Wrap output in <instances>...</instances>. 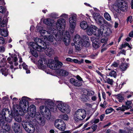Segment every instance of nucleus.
Segmentation results:
<instances>
[{
	"instance_id": "1",
	"label": "nucleus",
	"mask_w": 133,
	"mask_h": 133,
	"mask_svg": "<svg viewBox=\"0 0 133 133\" xmlns=\"http://www.w3.org/2000/svg\"><path fill=\"white\" fill-rule=\"evenodd\" d=\"M39 32L42 36H46L45 35L46 32L47 34H50L47 38L48 41L50 42L53 44L55 45L57 44V43L56 41L55 43H52L54 41V38L56 41H60L62 39V37L60 35L59 33L58 32L57 30L54 28L50 27L48 31L43 30H41L39 31Z\"/></svg>"
},
{
	"instance_id": "2",
	"label": "nucleus",
	"mask_w": 133,
	"mask_h": 133,
	"mask_svg": "<svg viewBox=\"0 0 133 133\" xmlns=\"http://www.w3.org/2000/svg\"><path fill=\"white\" fill-rule=\"evenodd\" d=\"M74 41L75 42V49L78 50H81L83 46L88 47L90 45L89 37L87 35H84L82 39L79 35H76L74 37Z\"/></svg>"
},
{
	"instance_id": "3",
	"label": "nucleus",
	"mask_w": 133,
	"mask_h": 133,
	"mask_svg": "<svg viewBox=\"0 0 133 133\" xmlns=\"http://www.w3.org/2000/svg\"><path fill=\"white\" fill-rule=\"evenodd\" d=\"M127 6V4L123 0H116L114 4H112L110 10L113 13L115 11L119 13L120 10H126Z\"/></svg>"
},
{
	"instance_id": "4",
	"label": "nucleus",
	"mask_w": 133,
	"mask_h": 133,
	"mask_svg": "<svg viewBox=\"0 0 133 133\" xmlns=\"http://www.w3.org/2000/svg\"><path fill=\"white\" fill-rule=\"evenodd\" d=\"M55 103L57 104L58 109L61 112L65 114H68L70 112V107L65 103L60 101H56Z\"/></svg>"
},
{
	"instance_id": "5",
	"label": "nucleus",
	"mask_w": 133,
	"mask_h": 133,
	"mask_svg": "<svg viewBox=\"0 0 133 133\" xmlns=\"http://www.w3.org/2000/svg\"><path fill=\"white\" fill-rule=\"evenodd\" d=\"M86 112L83 109H78L74 115V119L75 123L82 120L85 117Z\"/></svg>"
},
{
	"instance_id": "6",
	"label": "nucleus",
	"mask_w": 133,
	"mask_h": 133,
	"mask_svg": "<svg viewBox=\"0 0 133 133\" xmlns=\"http://www.w3.org/2000/svg\"><path fill=\"white\" fill-rule=\"evenodd\" d=\"M32 99L25 96L23 97L19 102L20 108L19 109V111H22L24 112L26 111V108L27 105L28 104V101H31Z\"/></svg>"
},
{
	"instance_id": "7",
	"label": "nucleus",
	"mask_w": 133,
	"mask_h": 133,
	"mask_svg": "<svg viewBox=\"0 0 133 133\" xmlns=\"http://www.w3.org/2000/svg\"><path fill=\"white\" fill-rule=\"evenodd\" d=\"M63 65V63L60 62L58 61L55 62L53 60H49L47 65L48 67L50 69L53 70H58L62 67Z\"/></svg>"
},
{
	"instance_id": "8",
	"label": "nucleus",
	"mask_w": 133,
	"mask_h": 133,
	"mask_svg": "<svg viewBox=\"0 0 133 133\" xmlns=\"http://www.w3.org/2000/svg\"><path fill=\"white\" fill-rule=\"evenodd\" d=\"M22 124L26 131L29 133H34L35 130L34 126L32 124L29 123L25 121L22 122Z\"/></svg>"
},
{
	"instance_id": "9",
	"label": "nucleus",
	"mask_w": 133,
	"mask_h": 133,
	"mask_svg": "<svg viewBox=\"0 0 133 133\" xmlns=\"http://www.w3.org/2000/svg\"><path fill=\"white\" fill-rule=\"evenodd\" d=\"M77 15L76 14H71L69 18V22L70 27V30L72 33H73L75 27L76 21L77 18Z\"/></svg>"
},
{
	"instance_id": "10",
	"label": "nucleus",
	"mask_w": 133,
	"mask_h": 133,
	"mask_svg": "<svg viewBox=\"0 0 133 133\" xmlns=\"http://www.w3.org/2000/svg\"><path fill=\"white\" fill-rule=\"evenodd\" d=\"M35 100H38V102L39 103H42L43 101H44L45 102L44 104L46 106H48L49 108L51 110H52L53 111L55 112L56 111L57 108L55 109V110H54V103L53 102L51 99H46L41 98H36L35 99Z\"/></svg>"
},
{
	"instance_id": "11",
	"label": "nucleus",
	"mask_w": 133,
	"mask_h": 133,
	"mask_svg": "<svg viewBox=\"0 0 133 133\" xmlns=\"http://www.w3.org/2000/svg\"><path fill=\"white\" fill-rule=\"evenodd\" d=\"M65 20L63 18H60L57 21L56 24V27L58 32L59 33L60 35L61 36L60 31L61 30H63L65 27Z\"/></svg>"
},
{
	"instance_id": "12",
	"label": "nucleus",
	"mask_w": 133,
	"mask_h": 133,
	"mask_svg": "<svg viewBox=\"0 0 133 133\" xmlns=\"http://www.w3.org/2000/svg\"><path fill=\"white\" fill-rule=\"evenodd\" d=\"M58 121L56 122V121L55 122L54 125L55 127L59 130L62 131H64L66 128L65 124L64 121H61L60 119L58 120Z\"/></svg>"
},
{
	"instance_id": "13",
	"label": "nucleus",
	"mask_w": 133,
	"mask_h": 133,
	"mask_svg": "<svg viewBox=\"0 0 133 133\" xmlns=\"http://www.w3.org/2000/svg\"><path fill=\"white\" fill-rule=\"evenodd\" d=\"M97 30H98V28L96 26L91 25L90 27L88 28L87 30V34L89 35L93 34L97 36Z\"/></svg>"
},
{
	"instance_id": "14",
	"label": "nucleus",
	"mask_w": 133,
	"mask_h": 133,
	"mask_svg": "<svg viewBox=\"0 0 133 133\" xmlns=\"http://www.w3.org/2000/svg\"><path fill=\"white\" fill-rule=\"evenodd\" d=\"M36 106L33 104L30 105L28 108H26V111L25 112H24V113L28 111L29 114L31 117L34 116L36 111Z\"/></svg>"
},
{
	"instance_id": "15",
	"label": "nucleus",
	"mask_w": 133,
	"mask_h": 133,
	"mask_svg": "<svg viewBox=\"0 0 133 133\" xmlns=\"http://www.w3.org/2000/svg\"><path fill=\"white\" fill-rule=\"evenodd\" d=\"M62 35L64 36L63 39L64 42L66 45L68 46L70 43V36L69 33L67 31H64Z\"/></svg>"
},
{
	"instance_id": "16",
	"label": "nucleus",
	"mask_w": 133,
	"mask_h": 133,
	"mask_svg": "<svg viewBox=\"0 0 133 133\" xmlns=\"http://www.w3.org/2000/svg\"><path fill=\"white\" fill-rule=\"evenodd\" d=\"M29 46L32 47V48L38 51H43L45 48V46L42 47L33 42H30L29 44Z\"/></svg>"
},
{
	"instance_id": "17",
	"label": "nucleus",
	"mask_w": 133,
	"mask_h": 133,
	"mask_svg": "<svg viewBox=\"0 0 133 133\" xmlns=\"http://www.w3.org/2000/svg\"><path fill=\"white\" fill-rule=\"evenodd\" d=\"M93 18L97 23L99 25H101L103 23L104 18L101 16L97 15L96 14L93 15Z\"/></svg>"
},
{
	"instance_id": "18",
	"label": "nucleus",
	"mask_w": 133,
	"mask_h": 133,
	"mask_svg": "<svg viewBox=\"0 0 133 133\" xmlns=\"http://www.w3.org/2000/svg\"><path fill=\"white\" fill-rule=\"evenodd\" d=\"M12 128L15 133H22V130L19 124L14 123L12 125Z\"/></svg>"
},
{
	"instance_id": "19",
	"label": "nucleus",
	"mask_w": 133,
	"mask_h": 133,
	"mask_svg": "<svg viewBox=\"0 0 133 133\" xmlns=\"http://www.w3.org/2000/svg\"><path fill=\"white\" fill-rule=\"evenodd\" d=\"M44 50L46 54L49 56H51L53 54L54 50L51 48H49L46 46V45L45 46V48Z\"/></svg>"
},
{
	"instance_id": "20",
	"label": "nucleus",
	"mask_w": 133,
	"mask_h": 133,
	"mask_svg": "<svg viewBox=\"0 0 133 133\" xmlns=\"http://www.w3.org/2000/svg\"><path fill=\"white\" fill-rule=\"evenodd\" d=\"M8 113V111L6 109H3L2 111V113L0 114V122L3 121L5 119L4 118L6 117V113Z\"/></svg>"
},
{
	"instance_id": "21",
	"label": "nucleus",
	"mask_w": 133,
	"mask_h": 133,
	"mask_svg": "<svg viewBox=\"0 0 133 133\" xmlns=\"http://www.w3.org/2000/svg\"><path fill=\"white\" fill-rule=\"evenodd\" d=\"M46 64L45 59L44 58H40L38 61V67L40 69L43 68L45 64Z\"/></svg>"
},
{
	"instance_id": "22",
	"label": "nucleus",
	"mask_w": 133,
	"mask_h": 133,
	"mask_svg": "<svg viewBox=\"0 0 133 133\" xmlns=\"http://www.w3.org/2000/svg\"><path fill=\"white\" fill-rule=\"evenodd\" d=\"M70 83L74 86L79 87L82 85V83L77 80L74 78H71L70 80Z\"/></svg>"
},
{
	"instance_id": "23",
	"label": "nucleus",
	"mask_w": 133,
	"mask_h": 133,
	"mask_svg": "<svg viewBox=\"0 0 133 133\" xmlns=\"http://www.w3.org/2000/svg\"><path fill=\"white\" fill-rule=\"evenodd\" d=\"M50 111H51V110L48 106H46L45 108L44 117L46 118L49 119L50 118L51 113Z\"/></svg>"
},
{
	"instance_id": "24",
	"label": "nucleus",
	"mask_w": 133,
	"mask_h": 133,
	"mask_svg": "<svg viewBox=\"0 0 133 133\" xmlns=\"http://www.w3.org/2000/svg\"><path fill=\"white\" fill-rule=\"evenodd\" d=\"M44 23L51 26L50 27L54 28L53 25H54V20L49 18L45 19L43 21Z\"/></svg>"
},
{
	"instance_id": "25",
	"label": "nucleus",
	"mask_w": 133,
	"mask_h": 133,
	"mask_svg": "<svg viewBox=\"0 0 133 133\" xmlns=\"http://www.w3.org/2000/svg\"><path fill=\"white\" fill-rule=\"evenodd\" d=\"M104 30V25L103 24L101 25L100 27L99 30L98 28V30H97V36H102L103 33V31Z\"/></svg>"
},
{
	"instance_id": "26",
	"label": "nucleus",
	"mask_w": 133,
	"mask_h": 133,
	"mask_svg": "<svg viewBox=\"0 0 133 133\" xmlns=\"http://www.w3.org/2000/svg\"><path fill=\"white\" fill-rule=\"evenodd\" d=\"M4 119H5V120L4 121V120L3 121L0 122V124L1 125H2L3 126L4 125L5 122H11L12 120V117L11 116H9L7 118L6 117Z\"/></svg>"
},
{
	"instance_id": "27",
	"label": "nucleus",
	"mask_w": 133,
	"mask_h": 133,
	"mask_svg": "<svg viewBox=\"0 0 133 133\" xmlns=\"http://www.w3.org/2000/svg\"><path fill=\"white\" fill-rule=\"evenodd\" d=\"M34 41L36 43V44H43V46L46 45V44L45 42L42 41L41 39L38 38H36L34 39Z\"/></svg>"
},
{
	"instance_id": "28",
	"label": "nucleus",
	"mask_w": 133,
	"mask_h": 133,
	"mask_svg": "<svg viewBox=\"0 0 133 133\" xmlns=\"http://www.w3.org/2000/svg\"><path fill=\"white\" fill-rule=\"evenodd\" d=\"M1 18L0 17V26L4 27L7 25L8 20L6 18L5 19H3L1 22Z\"/></svg>"
},
{
	"instance_id": "29",
	"label": "nucleus",
	"mask_w": 133,
	"mask_h": 133,
	"mask_svg": "<svg viewBox=\"0 0 133 133\" xmlns=\"http://www.w3.org/2000/svg\"><path fill=\"white\" fill-rule=\"evenodd\" d=\"M1 35L4 37L7 36L8 35V32L7 30V29H3L1 30Z\"/></svg>"
},
{
	"instance_id": "30",
	"label": "nucleus",
	"mask_w": 133,
	"mask_h": 133,
	"mask_svg": "<svg viewBox=\"0 0 133 133\" xmlns=\"http://www.w3.org/2000/svg\"><path fill=\"white\" fill-rule=\"evenodd\" d=\"M129 64L128 63H122L119 66V68L121 70L125 71L128 66Z\"/></svg>"
},
{
	"instance_id": "31",
	"label": "nucleus",
	"mask_w": 133,
	"mask_h": 133,
	"mask_svg": "<svg viewBox=\"0 0 133 133\" xmlns=\"http://www.w3.org/2000/svg\"><path fill=\"white\" fill-rule=\"evenodd\" d=\"M89 99V97L87 95L84 94L82 95L81 97V101L83 102H87Z\"/></svg>"
},
{
	"instance_id": "32",
	"label": "nucleus",
	"mask_w": 133,
	"mask_h": 133,
	"mask_svg": "<svg viewBox=\"0 0 133 133\" xmlns=\"http://www.w3.org/2000/svg\"><path fill=\"white\" fill-rule=\"evenodd\" d=\"M80 25L81 28L84 30L86 29L88 27L87 23L85 21L81 22Z\"/></svg>"
},
{
	"instance_id": "33",
	"label": "nucleus",
	"mask_w": 133,
	"mask_h": 133,
	"mask_svg": "<svg viewBox=\"0 0 133 133\" xmlns=\"http://www.w3.org/2000/svg\"><path fill=\"white\" fill-rule=\"evenodd\" d=\"M59 74L62 76H66L68 74V72L67 71L62 69H60L59 71Z\"/></svg>"
},
{
	"instance_id": "34",
	"label": "nucleus",
	"mask_w": 133,
	"mask_h": 133,
	"mask_svg": "<svg viewBox=\"0 0 133 133\" xmlns=\"http://www.w3.org/2000/svg\"><path fill=\"white\" fill-rule=\"evenodd\" d=\"M124 84V83H121L119 85H118V84H116L115 87V91L116 92L119 91L122 88Z\"/></svg>"
},
{
	"instance_id": "35",
	"label": "nucleus",
	"mask_w": 133,
	"mask_h": 133,
	"mask_svg": "<svg viewBox=\"0 0 133 133\" xmlns=\"http://www.w3.org/2000/svg\"><path fill=\"white\" fill-rule=\"evenodd\" d=\"M98 41L93 40L92 41V46L95 49H97L99 47V43H98Z\"/></svg>"
},
{
	"instance_id": "36",
	"label": "nucleus",
	"mask_w": 133,
	"mask_h": 133,
	"mask_svg": "<svg viewBox=\"0 0 133 133\" xmlns=\"http://www.w3.org/2000/svg\"><path fill=\"white\" fill-rule=\"evenodd\" d=\"M8 69L7 68H4L1 69L0 70L1 72L3 75L6 76L8 74Z\"/></svg>"
},
{
	"instance_id": "37",
	"label": "nucleus",
	"mask_w": 133,
	"mask_h": 133,
	"mask_svg": "<svg viewBox=\"0 0 133 133\" xmlns=\"http://www.w3.org/2000/svg\"><path fill=\"white\" fill-rule=\"evenodd\" d=\"M45 119L43 117L40 118L38 121L39 124L40 125L42 126H43L45 125Z\"/></svg>"
},
{
	"instance_id": "38",
	"label": "nucleus",
	"mask_w": 133,
	"mask_h": 133,
	"mask_svg": "<svg viewBox=\"0 0 133 133\" xmlns=\"http://www.w3.org/2000/svg\"><path fill=\"white\" fill-rule=\"evenodd\" d=\"M105 31L104 32V34L106 36H109L112 33L111 30L109 27L105 29Z\"/></svg>"
},
{
	"instance_id": "39",
	"label": "nucleus",
	"mask_w": 133,
	"mask_h": 133,
	"mask_svg": "<svg viewBox=\"0 0 133 133\" xmlns=\"http://www.w3.org/2000/svg\"><path fill=\"white\" fill-rule=\"evenodd\" d=\"M104 16L105 18L108 21H110L111 20V17L109 14L105 12L104 14Z\"/></svg>"
},
{
	"instance_id": "40",
	"label": "nucleus",
	"mask_w": 133,
	"mask_h": 133,
	"mask_svg": "<svg viewBox=\"0 0 133 133\" xmlns=\"http://www.w3.org/2000/svg\"><path fill=\"white\" fill-rule=\"evenodd\" d=\"M36 50L33 49H30V52L32 55L36 57H37L38 55Z\"/></svg>"
},
{
	"instance_id": "41",
	"label": "nucleus",
	"mask_w": 133,
	"mask_h": 133,
	"mask_svg": "<svg viewBox=\"0 0 133 133\" xmlns=\"http://www.w3.org/2000/svg\"><path fill=\"white\" fill-rule=\"evenodd\" d=\"M108 41V38L106 37L103 38L101 40V42L102 43H104L102 46V47H103L107 44Z\"/></svg>"
},
{
	"instance_id": "42",
	"label": "nucleus",
	"mask_w": 133,
	"mask_h": 133,
	"mask_svg": "<svg viewBox=\"0 0 133 133\" xmlns=\"http://www.w3.org/2000/svg\"><path fill=\"white\" fill-rule=\"evenodd\" d=\"M87 96H93L95 94V92L91 90L88 89L87 90Z\"/></svg>"
},
{
	"instance_id": "43",
	"label": "nucleus",
	"mask_w": 133,
	"mask_h": 133,
	"mask_svg": "<svg viewBox=\"0 0 133 133\" xmlns=\"http://www.w3.org/2000/svg\"><path fill=\"white\" fill-rule=\"evenodd\" d=\"M119 63V61L117 60L116 61H115L113 62L111 65V67L113 68L114 67H116L118 66Z\"/></svg>"
},
{
	"instance_id": "44",
	"label": "nucleus",
	"mask_w": 133,
	"mask_h": 133,
	"mask_svg": "<svg viewBox=\"0 0 133 133\" xmlns=\"http://www.w3.org/2000/svg\"><path fill=\"white\" fill-rule=\"evenodd\" d=\"M114 111V110L112 108L110 107L106 110L105 111V114H108L111 113Z\"/></svg>"
},
{
	"instance_id": "45",
	"label": "nucleus",
	"mask_w": 133,
	"mask_h": 133,
	"mask_svg": "<svg viewBox=\"0 0 133 133\" xmlns=\"http://www.w3.org/2000/svg\"><path fill=\"white\" fill-rule=\"evenodd\" d=\"M117 96V98L118 99V101L119 102H121L124 99V97L121 94H118Z\"/></svg>"
},
{
	"instance_id": "46",
	"label": "nucleus",
	"mask_w": 133,
	"mask_h": 133,
	"mask_svg": "<svg viewBox=\"0 0 133 133\" xmlns=\"http://www.w3.org/2000/svg\"><path fill=\"white\" fill-rule=\"evenodd\" d=\"M50 16L52 18H58L59 17L58 14L55 13H53L51 14Z\"/></svg>"
},
{
	"instance_id": "47",
	"label": "nucleus",
	"mask_w": 133,
	"mask_h": 133,
	"mask_svg": "<svg viewBox=\"0 0 133 133\" xmlns=\"http://www.w3.org/2000/svg\"><path fill=\"white\" fill-rule=\"evenodd\" d=\"M60 117L61 118L64 120L67 121L68 119V116L66 114L60 115Z\"/></svg>"
},
{
	"instance_id": "48",
	"label": "nucleus",
	"mask_w": 133,
	"mask_h": 133,
	"mask_svg": "<svg viewBox=\"0 0 133 133\" xmlns=\"http://www.w3.org/2000/svg\"><path fill=\"white\" fill-rule=\"evenodd\" d=\"M114 82V81L112 79H110L109 78L107 79L106 81H105V83H107L111 85H112Z\"/></svg>"
},
{
	"instance_id": "49",
	"label": "nucleus",
	"mask_w": 133,
	"mask_h": 133,
	"mask_svg": "<svg viewBox=\"0 0 133 133\" xmlns=\"http://www.w3.org/2000/svg\"><path fill=\"white\" fill-rule=\"evenodd\" d=\"M99 122V119H96L94 118L90 122L91 124H97Z\"/></svg>"
},
{
	"instance_id": "50",
	"label": "nucleus",
	"mask_w": 133,
	"mask_h": 133,
	"mask_svg": "<svg viewBox=\"0 0 133 133\" xmlns=\"http://www.w3.org/2000/svg\"><path fill=\"white\" fill-rule=\"evenodd\" d=\"M15 119L17 122H20L22 121V119L20 116H15Z\"/></svg>"
},
{
	"instance_id": "51",
	"label": "nucleus",
	"mask_w": 133,
	"mask_h": 133,
	"mask_svg": "<svg viewBox=\"0 0 133 133\" xmlns=\"http://www.w3.org/2000/svg\"><path fill=\"white\" fill-rule=\"evenodd\" d=\"M3 61H1V65L0 66L1 67H5L6 66H6V64L7 63L6 62H5V59L4 58H3Z\"/></svg>"
},
{
	"instance_id": "52",
	"label": "nucleus",
	"mask_w": 133,
	"mask_h": 133,
	"mask_svg": "<svg viewBox=\"0 0 133 133\" xmlns=\"http://www.w3.org/2000/svg\"><path fill=\"white\" fill-rule=\"evenodd\" d=\"M109 75L111 76L114 77V78H115L116 77V73L114 71L112 70L110 72Z\"/></svg>"
},
{
	"instance_id": "53",
	"label": "nucleus",
	"mask_w": 133,
	"mask_h": 133,
	"mask_svg": "<svg viewBox=\"0 0 133 133\" xmlns=\"http://www.w3.org/2000/svg\"><path fill=\"white\" fill-rule=\"evenodd\" d=\"M6 11V8L2 6H0V12L2 13H4Z\"/></svg>"
},
{
	"instance_id": "54",
	"label": "nucleus",
	"mask_w": 133,
	"mask_h": 133,
	"mask_svg": "<svg viewBox=\"0 0 133 133\" xmlns=\"http://www.w3.org/2000/svg\"><path fill=\"white\" fill-rule=\"evenodd\" d=\"M110 47V46H109V45H106L105 46H104L103 47H101V48H102L101 50V53L103 52V51L106 50L107 49Z\"/></svg>"
},
{
	"instance_id": "55",
	"label": "nucleus",
	"mask_w": 133,
	"mask_h": 133,
	"mask_svg": "<svg viewBox=\"0 0 133 133\" xmlns=\"http://www.w3.org/2000/svg\"><path fill=\"white\" fill-rule=\"evenodd\" d=\"M129 46V44L128 43H126L124 44H122L120 46L119 49H121L123 48H125L127 46Z\"/></svg>"
},
{
	"instance_id": "56",
	"label": "nucleus",
	"mask_w": 133,
	"mask_h": 133,
	"mask_svg": "<svg viewBox=\"0 0 133 133\" xmlns=\"http://www.w3.org/2000/svg\"><path fill=\"white\" fill-rule=\"evenodd\" d=\"M97 125L96 124H93L91 126V128L93 129V131H94L96 130L97 128Z\"/></svg>"
},
{
	"instance_id": "57",
	"label": "nucleus",
	"mask_w": 133,
	"mask_h": 133,
	"mask_svg": "<svg viewBox=\"0 0 133 133\" xmlns=\"http://www.w3.org/2000/svg\"><path fill=\"white\" fill-rule=\"evenodd\" d=\"M22 66L24 69L25 70H27V69H28V66L26 65L25 63H23Z\"/></svg>"
},
{
	"instance_id": "58",
	"label": "nucleus",
	"mask_w": 133,
	"mask_h": 133,
	"mask_svg": "<svg viewBox=\"0 0 133 133\" xmlns=\"http://www.w3.org/2000/svg\"><path fill=\"white\" fill-rule=\"evenodd\" d=\"M116 110L117 111L121 110L123 112H124L125 111V108H122V107H118V108H117L116 109Z\"/></svg>"
},
{
	"instance_id": "59",
	"label": "nucleus",
	"mask_w": 133,
	"mask_h": 133,
	"mask_svg": "<svg viewBox=\"0 0 133 133\" xmlns=\"http://www.w3.org/2000/svg\"><path fill=\"white\" fill-rule=\"evenodd\" d=\"M127 21L128 22H129L130 23H131L132 21V16H130L128 17L127 19Z\"/></svg>"
},
{
	"instance_id": "60",
	"label": "nucleus",
	"mask_w": 133,
	"mask_h": 133,
	"mask_svg": "<svg viewBox=\"0 0 133 133\" xmlns=\"http://www.w3.org/2000/svg\"><path fill=\"white\" fill-rule=\"evenodd\" d=\"M5 40L4 38L2 37H0V43L4 44L5 42Z\"/></svg>"
},
{
	"instance_id": "61",
	"label": "nucleus",
	"mask_w": 133,
	"mask_h": 133,
	"mask_svg": "<svg viewBox=\"0 0 133 133\" xmlns=\"http://www.w3.org/2000/svg\"><path fill=\"white\" fill-rule=\"evenodd\" d=\"M5 48L3 46H0V52H3L5 51Z\"/></svg>"
},
{
	"instance_id": "62",
	"label": "nucleus",
	"mask_w": 133,
	"mask_h": 133,
	"mask_svg": "<svg viewBox=\"0 0 133 133\" xmlns=\"http://www.w3.org/2000/svg\"><path fill=\"white\" fill-rule=\"evenodd\" d=\"M68 16V15L67 14H63L60 16V17L66 18Z\"/></svg>"
},
{
	"instance_id": "63",
	"label": "nucleus",
	"mask_w": 133,
	"mask_h": 133,
	"mask_svg": "<svg viewBox=\"0 0 133 133\" xmlns=\"http://www.w3.org/2000/svg\"><path fill=\"white\" fill-rule=\"evenodd\" d=\"M73 62L75 63H78L79 64H80L81 63V62L80 61L76 59H73Z\"/></svg>"
},
{
	"instance_id": "64",
	"label": "nucleus",
	"mask_w": 133,
	"mask_h": 133,
	"mask_svg": "<svg viewBox=\"0 0 133 133\" xmlns=\"http://www.w3.org/2000/svg\"><path fill=\"white\" fill-rule=\"evenodd\" d=\"M105 116V115L104 114H102L99 117V118H100V119L101 121H102L104 117Z\"/></svg>"
}]
</instances>
